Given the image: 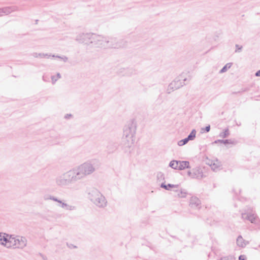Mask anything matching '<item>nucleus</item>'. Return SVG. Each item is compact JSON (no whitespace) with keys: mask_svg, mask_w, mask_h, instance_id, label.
<instances>
[{"mask_svg":"<svg viewBox=\"0 0 260 260\" xmlns=\"http://www.w3.org/2000/svg\"><path fill=\"white\" fill-rule=\"evenodd\" d=\"M136 128V123L133 120L128 121L124 125L121 141L124 148H129L133 145Z\"/></svg>","mask_w":260,"mask_h":260,"instance_id":"1","label":"nucleus"},{"mask_svg":"<svg viewBox=\"0 0 260 260\" xmlns=\"http://www.w3.org/2000/svg\"><path fill=\"white\" fill-rule=\"evenodd\" d=\"M98 168L96 160L87 161L74 168L78 181L92 174Z\"/></svg>","mask_w":260,"mask_h":260,"instance_id":"2","label":"nucleus"},{"mask_svg":"<svg viewBox=\"0 0 260 260\" xmlns=\"http://www.w3.org/2000/svg\"><path fill=\"white\" fill-rule=\"evenodd\" d=\"M77 181L78 179L74 169L62 174L55 179L56 185L61 187L69 186Z\"/></svg>","mask_w":260,"mask_h":260,"instance_id":"3","label":"nucleus"},{"mask_svg":"<svg viewBox=\"0 0 260 260\" xmlns=\"http://www.w3.org/2000/svg\"><path fill=\"white\" fill-rule=\"evenodd\" d=\"M88 195L90 201L97 207L104 208L107 206V202L105 197L97 189H91Z\"/></svg>","mask_w":260,"mask_h":260,"instance_id":"4","label":"nucleus"},{"mask_svg":"<svg viewBox=\"0 0 260 260\" xmlns=\"http://www.w3.org/2000/svg\"><path fill=\"white\" fill-rule=\"evenodd\" d=\"M190 80V77L189 76L188 78H187L185 74L182 73L169 84L167 89V93L170 94L174 90L180 88L186 84L185 81H189Z\"/></svg>","mask_w":260,"mask_h":260,"instance_id":"5","label":"nucleus"},{"mask_svg":"<svg viewBox=\"0 0 260 260\" xmlns=\"http://www.w3.org/2000/svg\"><path fill=\"white\" fill-rule=\"evenodd\" d=\"M0 243L8 248H15L16 239L12 235L0 233Z\"/></svg>","mask_w":260,"mask_h":260,"instance_id":"6","label":"nucleus"},{"mask_svg":"<svg viewBox=\"0 0 260 260\" xmlns=\"http://www.w3.org/2000/svg\"><path fill=\"white\" fill-rule=\"evenodd\" d=\"M92 36H93V33H80L76 36L75 40L79 43H84L86 45H90Z\"/></svg>","mask_w":260,"mask_h":260,"instance_id":"7","label":"nucleus"},{"mask_svg":"<svg viewBox=\"0 0 260 260\" xmlns=\"http://www.w3.org/2000/svg\"><path fill=\"white\" fill-rule=\"evenodd\" d=\"M107 38L110 40L109 43L108 44V47L119 48L124 47L126 45V42L123 40L117 41V39L114 37H108Z\"/></svg>","mask_w":260,"mask_h":260,"instance_id":"8","label":"nucleus"},{"mask_svg":"<svg viewBox=\"0 0 260 260\" xmlns=\"http://www.w3.org/2000/svg\"><path fill=\"white\" fill-rule=\"evenodd\" d=\"M242 218L249 220L251 223H254L260 227V220L256 214L252 213H245L242 214Z\"/></svg>","mask_w":260,"mask_h":260,"instance_id":"9","label":"nucleus"},{"mask_svg":"<svg viewBox=\"0 0 260 260\" xmlns=\"http://www.w3.org/2000/svg\"><path fill=\"white\" fill-rule=\"evenodd\" d=\"M201 201L196 197H192L190 200L189 206L191 208L199 209L201 207Z\"/></svg>","mask_w":260,"mask_h":260,"instance_id":"10","label":"nucleus"},{"mask_svg":"<svg viewBox=\"0 0 260 260\" xmlns=\"http://www.w3.org/2000/svg\"><path fill=\"white\" fill-rule=\"evenodd\" d=\"M15 10L16 7L15 6H8L0 8L2 16L4 15H8L11 13L15 11Z\"/></svg>","mask_w":260,"mask_h":260,"instance_id":"11","label":"nucleus"},{"mask_svg":"<svg viewBox=\"0 0 260 260\" xmlns=\"http://www.w3.org/2000/svg\"><path fill=\"white\" fill-rule=\"evenodd\" d=\"M192 178L201 179L203 177V172L201 168L196 167L192 169Z\"/></svg>","mask_w":260,"mask_h":260,"instance_id":"12","label":"nucleus"},{"mask_svg":"<svg viewBox=\"0 0 260 260\" xmlns=\"http://www.w3.org/2000/svg\"><path fill=\"white\" fill-rule=\"evenodd\" d=\"M92 39L91 41H90V45L95 47H99L100 43L101 42L100 39H102V36L93 34V36H92Z\"/></svg>","mask_w":260,"mask_h":260,"instance_id":"13","label":"nucleus"},{"mask_svg":"<svg viewBox=\"0 0 260 260\" xmlns=\"http://www.w3.org/2000/svg\"><path fill=\"white\" fill-rule=\"evenodd\" d=\"M27 244V240L25 237L17 236V248H23L25 247Z\"/></svg>","mask_w":260,"mask_h":260,"instance_id":"14","label":"nucleus"},{"mask_svg":"<svg viewBox=\"0 0 260 260\" xmlns=\"http://www.w3.org/2000/svg\"><path fill=\"white\" fill-rule=\"evenodd\" d=\"M223 143L225 145L232 144L235 145L237 144V141L235 139H226V140H217L214 142V143Z\"/></svg>","mask_w":260,"mask_h":260,"instance_id":"15","label":"nucleus"},{"mask_svg":"<svg viewBox=\"0 0 260 260\" xmlns=\"http://www.w3.org/2000/svg\"><path fill=\"white\" fill-rule=\"evenodd\" d=\"M248 244L249 242L245 240L241 235L238 237L237 239V244L239 247L243 248Z\"/></svg>","mask_w":260,"mask_h":260,"instance_id":"16","label":"nucleus"},{"mask_svg":"<svg viewBox=\"0 0 260 260\" xmlns=\"http://www.w3.org/2000/svg\"><path fill=\"white\" fill-rule=\"evenodd\" d=\"M189 162L188 161L178 160V170H182L186 168H190Z\"/></svg>","mask_w":260,"mask_h":260,"instance_id":"17","label":"nucleus"},{"mask_svg":"<svg viewBox=\"0 0 260 260\" xmlns=\"http://www.w3.org/2000/svg\"><path fill=\"white\" fill-rule=\"evenodd\" d=\"M108 153H113L117 149V144L114 142H110L107 146Z\"/></svg>","mask_w":260,"mask_h":260,"instance_id":"18","label":"nucleus"},{"mask_svg":"<svg viewBox=\"0 0 260 260\" xmlns=\"http://www.w3.org/2000/svg\"><path fill=\"white\" fill-rule=\"evenodd\" d=\"M43 218L50 221L56 218L55 214L52 211H48L43 216Z\"/></svg>","mask_w":260,"mask_h":260,"instance_id":"19","label":"nucleus"},{"mask_svg":"<svg viewBox=\"0 0 260 260\" xmlns=\"http://www.w3.org/2000/svg\"><path fill=\"white\" fill-rule=\"evenodd\" d=\"M100 40L101 42L100 43L99 48L108 47V44L109 43L110 40L108 39L107 37L102 36V39Z\"/></svg>","mask_w":260,"mask_h":260,"instance_id":"20","label":"nucleus"},{"mask_svg":"<svg viewBox=\"0 0 260 260\" xmlns=\"http://www.w3.org/2000/svg\"><path fill=\"white\" fill-rule=\"evenodd\" d=\"M58 203L61 204L60 207L62 208L65 209L67 210L72 211V210H74L76 209L75 206L68 205L67 203L62 202L61 200V202H58Z\"/></svg>","mask_w":260,"mask_h":260,"instance_id":"21","label":"nucleus"},{"mask_svg":"<svg viewBox=\"0 0 260 260\" xmlns=\"http://www.w3.org/2000/svg\"><path fill=\"white\" fill-rule=\"evenodd\" d=\"M160 187L165 189L166 190H169L171 188L173 187H177L178 185H174L172 184H168L167 185L165 184V183H162L160 185Z\"/></svg>","mask_w":260,"mask_h":260,"instance_id":"22","label":"nucleus"},{"mask_svg":"<svg viewBox=\"0 0 260 260\" xmlns=\"http://www.w3.org/2000/svg\"><path fill=\"white\" fill-rule=\"evenodd\" d=\"M44 199L45 200H52L53 201L56 202H61V200L58 199L56 197L51 196V195H46L44 197Z\"/></svg>","mask_w":260,"mask_h":260,"instance_id":"23","label":"nucleus"},{"mask_svg":"<svg viewBox=\"0 0 260 260\" xmlns=\"http://www.w3.org/2000/svg\"><path fill=\"white\" fill-rule=\"evenodd\" d=\"M169 167L178 170V160H173L170 162Z\"/></svg>","mask_w":260,"mask_h":260,"instance_id":"24","label":"nucleus"},{"mask_svg":"<svg viewBox=\"0 0 260 260\" xmlns=\"http://www.w3.org/2000/svg\"><path fill=\"white\" fill-rule=\"evenodd\" d=\"M229 135H230L229 130V128H227L225 129L223 132L220 133L219 136L222 138H225L228 137Z\"/></svg>","mask_w":260,"mask_h":260,"instance_id":"25","label":"nucleus"},{"mask_svg":"<svg viewBox=\"0 0 260 260\" xmlns=\"http://www.w3.org/2000/svg\"><path fill=\"white\" fill-rule=\"evenodd\" d=\"M210 165L213 170H215L221 166L220 162L217 159L216 160V162H212Z\"/></svg>","mask_w":260,"mask_h":260,"instance_id":"26","label":"nucleus"},{"mask_svg":"<svg viewBox=\"0 0 260 260\" xmlns=\"http://www.w3.org/2000/svg\"><path fill=\"white\" fill-rule=\"evenodd\" d=\"M196 133L197 132L194 129L191 131V133L187 137L189 141H192L194 139V138H196Z\"/></svg>","mask_w":260,"mask_h":260,"instance_id":"27","label":"nucleus"},{"mask_svg":"<svg viewBox=\"0 0 260 260\" xmlns=\"http://www.w3.org/2000/svg\"><path fill=\"white\" fill-rule=\"evenodd\" d=\"M61 78V75L60 73H57L56 74V76H51V80H52V83L53 84H55V83L57 81V80L58 79H60Z\"/></svg>","mask_w":260,"mask_h":260,"instance_id":"28","label":"nucleus"},{"mask_svg":"<svg viewBox=\"0 0 260 260\" xmlns=\"http://www.w3.org/2000/svg\"><path fill=\"white\" fill-rule=\"evenodd\" d=\"M189 141L187 138V137L184 139L180 140L178 142V145L180 146H183L187 144Z\"/></svg>","mask_w":260,"mask_h":260,"instance_id":"29","label":"nucleus"},{"mask_svg":"<svg viewBox=\"0 0 260 260\" xmlns=\"http://www.w3.org/2000/svg\"><path fill=\"white\" fill-rule=\"evenodd\" d=\"M231 67V63H227L225 64L219 71L220 73H223L227 71L228 69H230Z\"/></svg>","mask_w":260,"mask_h":260,"instance_id":"30","label":"nucleus"},{"mask_svg":"<svg viewBox=\"0 0 260 260\" xmlns=\"http://www.w3.org/2000/svg\"><path fill=\"white\" fill-rule=\"evenodd\" d=\"M175 191L177 192V195L180 198H184L186 196V192L184 191L181 190L178 191V190H175Z\"/></svg>","mask_w":260,"mask_h":260,"instance_id":"31","label":"nucleus"},{"mask_svg":"<svg viewBox=\"0 0 260 260\" xmlns=\"http://www.w3.org/2000/svg\"><path fill=\"white\" fill-rule=\"evenodd\" d=\"M31 56H32L33 57H35V58H43V56H44V53H36V52H34V53H32L31 54Z\"/></svg>","mask_w":260,"mask_h":260,"instance_id":"32","label":"nucleus"},{"mask_svg":"<svg viewBox=\"0 0 260 260\" xmlns=\"http://www.w3.org/2000/svg\"><path fill=\"white\" fill-rule=\"evenodd\" d=\"M157 179L159 180H165V177L164 175L161 172H158L157 174Z\"/></svg>","mask_w":260,"mask_h":260,"instance_id":"33","label":"nucleus"},{"mask_svg":"<svg viewBox=\"0 0 260 260\" xmlns=\"http://www.w3.org/2000/svg\"><path fill=\"white\" fill-rule=\"evenodd\" d=\"M236 49L235 50V52H240L242 50L243 47L242 46H240L238 44L235 45Z\"/></svg>","mask_w":260,"mask_h":260,"instance_id":"34","label":"nucleus"},{"mask_svg":"<svg viewBox=\"0 0 260 260\" xmlns=\"http://www.w3.org/2000/svg\"><path fill=\"white\" fill-rule=\"evenodd\" d=\"M220 260H235L232 256H226L221 258Z\"/></svg>","mask_w":260,"mask_h":260,"instance_id":"35","label":"nucleus"},{"mask_svg":"<svg viewBox=\"0 0 260 260\" xmlns=\"http://www.w3.org/2000/svg\"><path fill=\"white\" fill-rule=\"evenodd\" d=\"M202 130H204L206 132H209L210 130V125H208V126H206L204 128H202Z\"/></svg>","mask_w":260,"mask_h":260,"instance_id":"36","label":"nucleus"},{"mask_svg":"<svg viewBox=\"0 0 260 260\" xmlns=\"http://www.w3.org/2000/svg\"><path fill=\"white\" fill-rule=\"evenodd\" d=\"M60 59H62L64 62H66L68 60V58L66 56H61Z\"/></svg>","mask_w":260,"mask_h":260,"instance_id":"37","label":"nucleus"},{"mask_svg":"<svg viewBox=\"0 0 260 260\" xmlns=\"http://www.w3.org/2000/svg\"><path fill=\"white\" fill-rule=\"evenodd\" d=\"M39 255L42 258L43 260H47V257L43 254L39 253Z\"/></svg>","mask_w":260,"mask_h":260,"instance_id":"38","label":"nucleus"},{"mask_svg":"<svg viewBox=\"0 0 260 260\" xmlns=\"http://www.w3.org/2000/svg\"><path fill=\"white\" fill-rule=\"evenodd\" d=\"M239 260H246L245 256L244 255H241L239 257Z\"/></svg>","mask_w":260,"mask_h":260,"instance_id":"39","label":"nucleus"},{"mask_svg":"<svg viewBox=\"0 0 260 260\" xmlns=\"http://www.w3.org/2000/svg\"><path fill=\"white\" fill-rule=\"evenodd\" d=\"M187 175L190 177L191 178H192V175L193 174L192 173V170H190V171H188L187 172Z\"/></svg>","mask_w":260,"mask_h":260,"instance_id":"40","label":"nucleus"},{"mask_svg":"<svg viewBox=\"0 0 260 260\" xmlns=\"http://www.w3.org/2000/svg\"><path fill=\"white\" fill-rule=\"evenodd\" d=\"M72 115L71 114H66V115L64 116V118H66V119H68V118H69L70 117H72Z\"/></svg>","mask_w":260,"mask_h":260,"instance_id":"41","label":"nucleus"},{"mask_svg":"<svg viewBox=\"0 0 260 260\" xmlns=\"http://www.w3.org/2000/svg\"><path fill=\"white\" fill-rule=\"evenodd\" d=\"M255 76L256 77H259L260 76V70L257 71L255 74Z\"/></svg>","mask_w":260,"mask_h":260,"instance_id":"42","label":"nucleus"},{"mask_svg":"<svg viewBox=\"0 0 260 260\" xmlns=\"http://www.w3.org/2000/svg\"><path fill=\"white\" fill-rule=\"evenodd\" d=\"M51 56V55H49V54H48L47 53H44L43 58H45V57L49 58Z\"/></svg>","mask_w":260,"mask_h":260,"instance_id":"43","label":"nucleus"},{"mask_svg":"<svg viewBox=\"0 0 260 260\" xmlns=\"http://www.w3.org/2000/svg\"><path fill=\"white\" fill-rule=\"evenodd\" d=\"M52 57H53L58 58H59V59L61 58V56H59V55H52Z\"/></svg>","mask_w":260,"mask_h":260,"instance_id":"44","label":"nucleus"},{"mask_svg":"<svg viewBox=\"0 0 260 260\" xmlns=\"http://www.w3.org/2000/svg\"><path fill=\"white\" fill-rule=\"evenodd\" d=\"M68 246H69V247H70V248H72V247H73V248H77V246H74V245H73V244H71V246H69V245H68Z\"/></svg>","mask_w":260,"mask_h":260,"instance_id":"45","label":"nucleus"},{"mask_svg":"<svg viewBox=\"0 0 260 260\" xmlns=\"http://www.w3.org/2000/svg\"><path fill=\"white\" fill-rule=\"evenodd\" d=\"M43 80L44 81H45V79H44V76L43 77Z\"/></svg>","mask_w":260,"mask_h":260,"instance_id":"46","label":"nucleus"}]
</instances>
